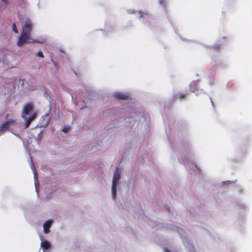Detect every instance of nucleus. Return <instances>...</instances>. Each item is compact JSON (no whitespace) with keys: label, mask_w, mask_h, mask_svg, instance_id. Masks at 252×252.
Returning a JSON list of instances; mask_svg holds the SVG:
<instances>
[{"label":"nucleus","mask_w":252,"mask_h":252,"mask_svg":"<svg viewBox=\"0 0 252 252\" xmlns=\"http://www.w3.org/2000/svg\"><path fill=\"white\" fill-rule=\"evenodd\" d=\"M32 23L30 20L27 19L22 26V32L19 36L17 42V45L21 47L25 43H39L41 42L35 40L31 38V32L32 29Z\"/></svg>","instance_id":"nucleus-1"},{"label":"nucleus","mask_w":252,"mask_h":252,"mask_svg":"<svg viewBox=\"0 0 252 252\" xmlns=\"http://www.w3.org/2000/svg\"><path fill=\"white\" fill-rule=\"evenodd\" d=\"M34 105L32 102H28L23 106L21 117L25 120V126L26 128L29 127L31 123L34 120L37 116V111H33Z\"/></svg>","instance_id":"nucleus-2"},{"label":"nucleus","mask_w":252,"mask_h":252,"mask_svg":"<svg viewBox=\"0 0 252 252\" xmlns=\"http://www.w3.org/2000/svg\"><path fill=\"white\" fill-rule=\"evenodd\" d=\"M120 179V169L117 167L114 173L112 185V194L113 197L115 199L116 198L117 192V183Z\"/></svg>","instance_id":"nucleus-3"},{"label":"nucleus","mask_w":252,"mask_h":252,"mask_svg":"<svg viewBox=\"0 0 252 252\" xmlns=\"http://www.w3.org/2000/svg\"><path fill=\"white\" fill-rule=\"evenodd\" d=\"M15 122V120L11 119L0 125V134H3L8 130L9 126L14 125Z\"/></svg>","instance_id":"nucleus-4"},{"label":"nucleus","mask_w":252,"mask_h":252,"mask_svg":"<svg viewBox=\"0 0 252 252\" xmlns=\"http://www.w3.org/2000/svg\"><path fill=\"white\" fill-rule=\"evenodd\" d=\"M114 97L118 99L127 100L129 99V95L127 94L121 92H116L114 94Z\"/></svg>","instance_id":"nucleus-5"},{"label":"nucleus","mask_w":252,"mask_h":252,"mask_svg":"<svg viewBox=\"0 0 252 252\" xmlns=\"http://www.w3.org/2000/svg\"><path fill=\"white\" fill-rule=\"evenodd\" d=\"M52 225V221L48 220L46 221L43 224L44 232L45 233H48L49 232V228Z\"/></svg>","instance_id":"nucleus-6"},{"label":"nucleus","mask_w":252,"mask_h":252,"mask_svg":"<svg viewBox=\"0 0 252 252\" xmlns=\"http://www.w3.org/2000/svg\"><path fill=\"white\" fill-rule=\"evenodd\" d=\"M186 94H177L173 96V100L176 101L178 99H182L186 97Z\"/></svg>","instance_id":"nucleus-7"},{"label":"nucleus","mask_w":252,"mask_h":252,"mask_svg":"<svg viewBox=\"0 0 252 252\" xmlns=\"http://www.w3.org/2000/svg\"><path fill=\"white\" fill-rule=\"evenodd\" d=\"M41 247L43 249L48 250L50 248V244L47 241L44 240L41 243Z\"/></svg>","instance_id":"nucleus-8"},{"label":"nucleus","mask_w":252,"mask_h":252,"mask_svg":"<svg viewBox=\"0 0 252 252\" xmlns=\"http://www.w3.org/2000/svg\"><path fill=\"white\" fill-rule=\"evenodd\" d=\"M12 29L15 33L18 32V31L17 29V27L15 23H13V24L12 25Z\"/></svg>","instance_id":"nucleus-9"},{"label":"nucleus","mask_w":252,"mask_h":252,"mask_svg":"<svg viewBox=\"0 0 252 252\" xmlns=\"http://www.w3.org/2000/svg\"><path fill=\"white\" fill-rule=\"evenodd\" d=\"M36 55H37V56L38 57H41V58H43V57H44V55H43V54L42 52H41V51H39V52L37 53V54H36Z\"/></svg>","instance_id":"nucleus-10"},{"label":"nucleus","mask_w":252,"mask_h":252,"mask_svg":"<svg viewBox=\"0 0 252 252\" xmlns=\"http://www.w3.org/2000/svg\"><path fill=\"white\" fill-rule=\"evenodd\" d=\"M69 129V127H67V126H64L63 129V131L64 132H66L68 131Z\"/></svg>","instance_id":"nucleus-11"},{"label":"nucleus","mask_w":252,"mask_h":252,"mask_svg":"<svg viewBox=\"0 0 252 252\" xmlns=\"http://www.w3.org/2000/svg\"><path fill=\"white\" fill-rule=\"evenodd\" d=\"M2 2H3L4 3L7 4L8 2V0H1Z\"/></svg>","instance_id":"nucleus-12"},{"label":"nucleus","mask_w":252,"mask_h":252,"mask_svg":"<svg viewBox=\"0 0 252 252\" xmlns=\"http://www.w3.org/2000/svg\"><path fill=\"white\" fill-rule=\"evenodd\" d=\"M52 60V62L54 64V65H56V63L55 61H54V60H53L52 59V60Z\"/></svg>","instance_id":"nucleus-13"},{"label":"nucleus","mask_w":252,"mask_h":252,"mask_svg":"<svg viewBox=\"0 0 252 252\" xmlns=\"http://www.w3.org/2000/svg\"><path fill=\"white\" fill-rule=\"evenodd\" d=\"M166 252H171V251L170 250H167L166 251Z\"/></svg>","instance_id":"nucleus-14"}]
</instances>
